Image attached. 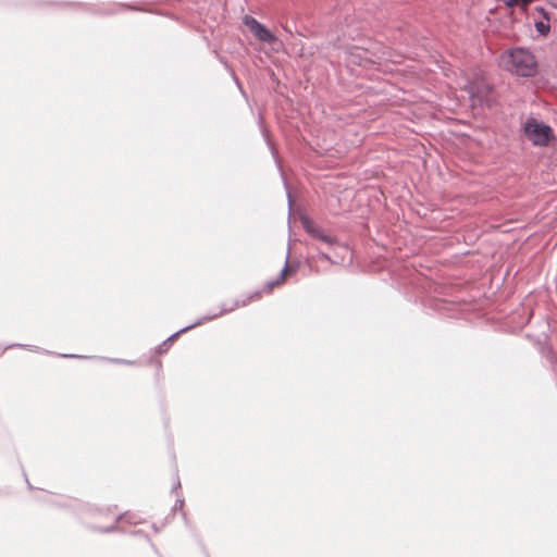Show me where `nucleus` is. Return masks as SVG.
<instances>
[{"label": "nucleus", "instance_id": "f3484780", "mask_svg": "<svg viewBox=\"0 0 557 557\" xmlns=\"http://www.w3.org/2000/svg\"><path fill=\"white\" fill-rule=\"evenodd\" d=\"M183 505H184V499L180 498V499L176 500L173 509L174 510H176V509H181L182 510L183 509Z\"/></svg>", "mask_w": 557, "mask_h": 557}, {"label": "nucleus", "instance_id": "1a4fd4ad", "mask_svg": "<svg viewBox=\"0 0 557 557\" xmlns=\"http://www.w3.org/2000/svg\"><path fill=\"white\" fill-rule=\"evenodd\" d=\"M132 517L128 515V513H122V515H119L115 520H114V523L111 524L110 527L106 528V529H99L100 532H104V533H109V532H113L117 529V522L120 520H127L128 522L131 523H136L135 521H133L131 519Z\"/></svg>", "mask_w": 557, "mask_h": 557}, {"label": "nucleus", "instance_id": "9b49d317", "mask_svg": "<svg viewBox=\"0 0 557 557\" xmlns=\"http://www.w3.org/2000/svg\"><path fill=\"white\" fill-rule=\"evenodd\" d=\"M533 0H505V5L508 7V8H512V7H516L518 5L519 3H523V4H529L531 3Z\"/></svg>", "mask_w": 557, "mask_h": 557}, {"label": "nucleus", "instance_id": "4468645a", "mask_svg": "<svg viewBox=\"0 0 557 557\" xmlns=\"http://www.w3.org/2000/svg\"><path fill=\"white\" fill-rule=\"evenodd\" d=\"M467 90L472 99L480 98L479 97V88L476 86L470 85L469 88H467Z\"/></svg>", "mask_w": 557, "mask_h": 557}, {"label": "nucleus", "instance_id": "412c9836", "mask_svg": "<svg viewBox=\"0 0 557 557\" xmlns=\"http://www.w3.org/2000/svg\"><path fill=\"white\" fill-rule=\"evenodd\" d=\"M284 186H285V189L289 190L288 186H287V183H284Z\"/></svg>", "mask_w": 557, "mask_h": 557}, {"label": "nucleus", "instance_id": "2eb2a0df", "mask_svg": "<svg viewBox=\"0 0 557 557\" xmlns=\"http://www.w3.org/2000/svg\"><path fill=\"white\" fill-rule=\"evenodd\" d=\"M268 145L271 149L272 156H273L276 164L278 165V169L281 170L280 159H278L276 150L274 149L273 145L269 140H268Z\"/></svg>", "mask_w": 557, "mask_h": 557}, {"label": "nucleus", "instance_id": "20e7f679", "mask_svg": "<svg viewBox=\"0 0 557 557\" xmlns=\"http://www.w3.org/2000/svg\"><path fill=\"white\" fill-rule=\"evenodd\" d=\"M300 222L305 232L311 236L312 239L318 240L327 247H334L339 244L337 236L326 233L323 228L315 225L308 216L302 215Z\"/></svg>", "mask_w": 557, "mask_h": 557}, {"label": "nucleus", "instance_id": "ddd939ff", "mask_svg": "<svg viewBox=\"0 0 557 557\" xmlns=\"http://www.w3.org/2000/svg\"><path fill=\"white\" fill-rule=\"evenodd\" d=\"M102 359L108 360L113 363H117V364H134V361H128L125 359H119V358H102Z\"/></svg>", "mask_w": 557, "mask_h": 557}, {"label": "nucleus", "instance_id": "aec40b11", "mask_svg": "<svg viewBox=\"0 0 557 557\" xmlns=\"http://www.w3.org/2000/svg\"><path fill=\"white\" fill-rule=\"evenodd\" d=\"M284 186H285V189L289 190L288 186H287V183H284Z\"/></svg>", "mask_w": 557, "mask_h": 557}, {"label": "nucleus", "instance_id": "f257e3e1", "mask_svg": "<svg viewBox=\"0 0 557 557\" xmlns=\"http://www.w3.org/2000/svg\"><path fill=\"white\" fill-rule=\"evenodd\" d=\"M260 297V292H253V293H250L246 296H244L243 298H237V299H234L232 301V305L231 306H227L226 304H223L221 306V310L219 312H215V313H209V314H206L201 318H199L198 320H196L194 323L189 324V325H186L184 326L183 329L178 330L177 332L173 333L172 335H170L163 343H161L157 348H156V352L161 355V354H164L168 351L170 345L183 333L196 327V326H199V325H202L207 322H210L214 319H218L219 317L225 314V313H230V312H233L235 309L237 308H240V307H245L247 306L248 304H250L253 299H257Z\"/></svg>", "mask_w": 557, "mask_h": 557}, {"label": "nucleus", "instance_id": "39448f33", "mask_svg": "<svg viewBox=\"0 0 557 557\" xmlns=\"http://www.w3.org/2000/svg\"><path fill=\"white\" fill-rule=\"evenodd\" d=\"M243 22L260 41L272 44L276 40L275 35L253 16L245 15Z\"/></svg>", "mask_w": 557, "mask_h": 557}, {"label": "nucleus", "instance_id": "0eeeda50", "mask_svg": "<svg viewBox=\"0 0 557 557\" xmlns=\"http://www.w3.org/2000/svg\"><path fill=\"white\" fill-rule=\"evenodd\" d=\"M288 260H289V250L287 251L285 264H284L283 269L281 270L280 275L277 276V278L269 281L265 284L264 288L267 289V292H271L275 286L281 284L285 280L286 274L288 272L295 271L294 268L289 267Z\"/></svg>", "mask_w": 557, "mask_h": 557}, {"label": "nucleus", "instance_id": "dca6fc26", "mask_svg": "<svg viewBox=\"0 0 557 557\" xmlns=\"http://www.w3.org/2000/svg\"><path fill=\"white\" fill-rule=\"evenodd\" d=\"M55 356H58L60 358H78V359L88 358L87 356L73 355V354H57Z\"/></svg>", "mask_w": 557, "mask_h": 557}, {"label": "nucleus", "instance_id": "7ed1b4c3", "mask_svg": "<svg viewBox=\"0 0 557 557\" xmlns=\"http://www.w3.org/2000/svg\"><path fill=\"white\" fill-rule=\"evenodd\" d=\"M523 132L527 138L539 147H546L555 139L553 128L544 123L539 122L535 119H528L523 124Z\"/></svg>", "mask_w": 557, "mask_h": 557}, {"label": "nucleus", "instance_id": "423d86ee", "mask_svg": "<svg viewBox=\"0 0 557 557\" xmlns=\"http://www.w3.org/2000/svg\"><path fill=\"white\" fill-rule=\"evenodd\" d=\"M349 62L359 66H367L369 63H374L370 58L369 52L358 47H355L349 51Z\"/></svg>", "mask_w": 557, "mask_h": 557}, {"label": "nucleus", "instance_id": "9d476101", "mask_svg": "<svg viewBox=\"0 0 557 557\" xmlns=\"http://www.w3.org/2000/svg\"><path fill=\"white\" fill-rule=\"evenodd\" d=\"M534 26H535L536 32L541 36H546L550 30V24L548 21H536L534 23Z\"/></svg>", "mask_w": 557, "mask_h": 557}, {"label": "nucleus", "instance_id": "f03ea898", "mask_svg": "<svg viewBox=\"0 0 557 557\" xmlns=\"http://www.w3.org/2000/svg\"><path fill=\"white\" fill-rule=\"evenodd\" d=\"M503 62L507 71L521 77H533L539 70L535 55L527 48L517 47L508 50L503 57Z\"/></svg>", "mask_w": 557, "mask_h": 557}, {"label": "nucleus", "instance_id": "6ab92c4d", "mask_svg": "<svg viewBox=\"0 0 557 557\" xmlns=\"http://www.w3.org/2000/svg\"><path fill=\"white\" fill-rule=\"evenodd\" d=\"M180 487H181V482H180V480L177 479V481H176V482H175V484L173 485L172 490H173V491H176V490H177V488H180Z\"/></svg>", "mask_w": 557, "mask_h": 557}, {"label": "nucleus", "instance_id": "f8f14e48", "mask_svg": "<svg viewBox=\"0 0 557 557\" xmlns=\"http://www.w3.org/2000/svg\"><path fill=\"white\" fill-rule=\"evenodd\" d=\"M315 250L318 251L319 260H321V261H327V262H332V263H333V261H332V259H331V257H330V255H329V253H326V252L322 251V250L320 249V247H315Z\"/></svg>", "mask_w": 557, "mask_h": 557}, {"label": "nucleus", "instance_id": "6e6552de", "mask_svg": "<svg viewBox=\"0 0 557 557\" xmlns=\"http://www.w3.org/2000/svg\"><path fill=\"white\" fill-rule=\"evenodd\" d=\"M15 347L25 348V349H28L30 351L38 352V354L52 355L51 351L46 350V349H44V348H41L39 346L13 343V344L7 345L3 348H0V356H2L5 350L11 349V348H15Z\"/></svg>", "mask_w": 557, "mask_h": 557}, {"label": "nucleus", "instance_id": "a211bd4d", "mask_svg": "<svg viewBox=\"0 0 557 557\" xmlns=\"http://www.w3.org/2000/svg\"><path fill=\"white\" fill-rule=\"evenodd\" d=\"M287 197H288V211L290 212L292 208H293V200H292V196H290V191L289 190H287Z\"/></svg>", "mask_w": 557, "mask_h": 557}]
</instances>
